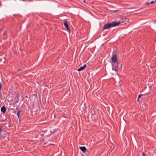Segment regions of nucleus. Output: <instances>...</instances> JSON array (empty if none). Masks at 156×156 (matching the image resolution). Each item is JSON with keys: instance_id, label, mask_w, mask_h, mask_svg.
I'll list each match as a JSON object with an SVG mask.
<instances>
[{"instance_id": "10", "label": "nucleus", "mask_w": 156, "mask_h": 156, "mask_svg": "<svg viewBox=\"0 0 156 156\" xmlns=\"http://www.w3.org/2000/svg\"><path fill=\"white\" fill-rule=\"evenodd\" d=\"M155 2V1H151V2H150V3L151 4H154V3Z\"/></svg>"}, {"instance_id": "7", "label": "nucleus", "mask_w": 156, "mask_h": 156, "mask_svg": "<svg viewBox=\"0 0 156 156\" xmlns=\"http://www.w3.org/2000/svg\"><path fill=\"white\" fill-rule=\"evenodd\" d=\"M21 112L20 111H18L17 112V115L18 116V118H19L20 117V113Z\"/></svg>"}, {"instance_id": "19", "label": "nucleus", "mask_w": 156, "mask_h": 156, "mask_svg": "<svg viewBox=\"0 0 156 156\" xmlns=\"http://www.w3.org/2000/svg\"><path fill=\"white\" fill-rule=\"evenodd\" d=\"M155 1L156 2V0H155Z\"/></svg>"}, {"instance_id": "14", "label": "nucleus", "mask_w": 156, "mask_h": 156, "mask_svg": "<svg viewBox=\"0 0 156 156\" xmlns=\"http://www.w3.org/2000/svg\"><path fill=\"white\" fill-rule=\"evenodd\" d=\"M87 5H86L87 6H88L89 5V4L88 3H86Z\"/></svg>"}, {"instance_id": "18", "label": "nucleus", "mask_w": 156, "mask_h": 156, "mask_svg": "<svg viewBox=\"0 0 156 156\" xmlns=\"http://www.w3.org/2000/svg\"><path fill=\"white\" fill-rule=\"evenodd\" d=\"M21 70V69H18V71H20Z\"/></svg>"}, {"instance_id": "16", "label": "nucleus", "mask_w": 156, "mask_h": 156, "mask_svg": "<svg viewBox=\"0 0 156 156\" xmlns=\"http://www.w3.org/2000/svg\"><path fill=\"white\" fill-rule=\"evenodd\" d=\"M1 130H2V129L1 128H0V133L1 132Z\"/></svg>"}, {"instance_id": "1", "label": "nucleus", "mask_w": 156, "mask_h": 156, "mask_svg": "<svg viewBox=\"0 0 156 156\" xmlns=\"http://www.w3.org/2000/svg\"><path fill=\"white\" fill-rule=\"evenodd\" d=\"M111 62L112 69L116 72L119 68V63L117 59V56L116 54L113 55L112 57Z\"/></svg>"}, {"instance_id": "13", "label": "nucleus", "mask_w": 156, "mask_h": 156, "mask_svg": "<svg viewBox=\"0 0 156 156\" xmlns=\"http://www.w3.org/2000/svg\"><path fill=\"white\" fill-rule=\"evenodd\" d=\"M2 95V93L1 92H0V98H1Z\"/></svg>"}, {"instance_id": "5", "label": "nucleus", "mask_w": 156, "mask_h": 156, "mask_svg": "<svg viewBox=\"0 0 156 156\" xmlns=\"http://www.w3.org/2000/svg\"><path fill=\"white\" fill-rule=\"evenodd\" d=\"M6 108L5 107L3 106H2L1 108V112H3V113H4L6 112Z\"/></svg>"}, {"instance_id": "8", "label": "nucleus", "mask_w": 156, "mask_h": 156, "mask_svg": "<svg viewBox=\"0 0 156 156\" xmlns=\"http://www.w3.org/2000/svg\"><path fill=\"white\" fill-rule=\"evenodd\" d=\"M143 95V94H140V95H138V98H137V100L138 101V100H139V98H140L141 97V96Z\"/></svg>"}, {"instance_id": "4", "label": "nucleus", "mask_w": 156, "mask_h": 156, "mask_svg": "<svg viewBox=\"0 0 156 156\" xmlns=\"http://www.w3.org/2000/svg\"><path fill=\"white\" fill-rule=\"evenodd\" d=\"M86 64H85L83 66H82L80 67V68H79L77 69V70L78 71H80L82 70L83 69H84V68L86 67Z\"/></svg>"}, {"instance_id": "3", "label": "nucleus", "mask_w": 156, "mask_h": 156, "mask_svg": "<svg viewBox=\"0 0 156 156\" xmlns=\"http://www.w3.org/2000/svg\"><path fill=\"white\" fill-rule=\"evenodd\" d=\"M64 26L65 28L67 29V30L69 31L70 29L68 27V23L66 21H65L64 23Z\"/></svg>"}, {"instance_id": "9", "label": "nucleus", "mask_w": 156, "mask_h": 156, "mask_svg": "<svg viewBox=\"0 0 156 156\" xmlns=\"http://www.w3.org/2000/svg\"><path fill=\"white\" fill-rule=\"evenodd\" d=\"M7 32L6 31H5L3 34V35L5 36L6 35Z\"/></svg>"}, {"instance_id": "2", "label": "nucleus", "mask_w": 156, "mask_h": 156, "mask_svg": "<svg viewBox=\"0 0 156 156\" xmlns=\"http://www.w3.org/2000/svg\"><path fill=\"white\" fill-rule=\"evenodd\" d=\"M120 23V21H114L110 23L106 24L104 26L103 29L104 30L108 29L111 27H115L118 25Z\"/></svg>"}, {"instance_id": "15", "label": "nucleus", "mask_w": 156, "mask_h": 156, "mask_svg": "<svg viewBox=\"0 0 156 156\" xmlns=\"http://www.w3.org/2000/svg\"><path fill=\"white\" fill-rule=\"evenodd\" d=\"M150 4V3H149V2H148V3H147L146 4H147V5H149Z\"/></svg>"}, {"instance_id": "12", "label": "nucleus", "mask_w": 156, "mask_h": 156, "mask_svg": "<svg viewBox=\"0 0 156 156\" xmlns=\"http://www.w3.org/2000/svg\"><path fill=\"white\" fill-rule=\"evenodd\" d=\"M142 154H143V156H145V154H144V152H142Z\"/></svg>"}, {"instance_id": "11", "label": "nucleus", "mask_w": 156, "mask_h": 156, "mask_svg": "<svg viewBox=\"0 0 156 156\" xmlns=\"http://www.w3.org/2000/svg\"><path fill=\"white\" fill-rule=\"evenodd\" d=\"M2 87V83H0V90L1 89Z\"/></svg>"}, {"instance_id": "17", "label": "nucleus", "mask_w": 156, "mask_h": 156, "mask_svg": "<svg viewBox=\"0 0 156 156\" xmlns=\"http://www.w3.org/2000/svg\"><path fill=\"white\" fill-rule=\"evenodd\" d=\"M83 2H84V3H86V1H83Z\"/></svg>"}, {"instance_id": "6", "label": "nucleus", "mask_w": 156, "mask_h": 156, "mask_svg": "<svg viewBox=\"0 0 156 156\" xmlns=\"http://www.w3.org/2000/svg\"><path fill=\"white\" fill-rule=\"evenodd\" d=\"M80 149L83 152H85L87 150V149L85 147H80Z\"/></svg>"}]
</instances>
